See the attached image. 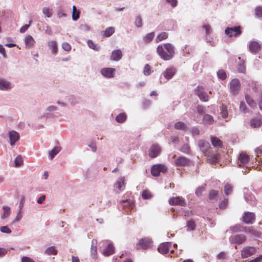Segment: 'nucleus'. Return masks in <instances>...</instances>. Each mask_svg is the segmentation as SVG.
I'll list each match as a JSON object with an SVG mask.
<instances>
[{"instance_id":"8fccbe9b","label":"nucleus","mask_w":262,"mask_h":262,"mask_svg":"<svg viewBox=\"0 0 262 262\" xmlns=\"http://www.w3.org/2000/svg\"><path fill=\"white\" fill-rule=\"evenodd\" d=\"M23 210L18 209V212L17 215L14 219L15 222H18L21 219L23 216Z\"/></svg>"},{"instance_id":"9b49d317","label":"nucleus","mask_w":262,"mask_h":262,"mask_svg":"<svg viewBox=\"0 0 262 262\" xmlns=\"http://www.w3.org/2000/svg\"><path fill=\"white\" fill-rule=\"evenodd\" d=\"M161 151V147L158 144H153L149 150V156L150 158H154L160 154Z\"/></svg>"},{"instance_id":"c03bdc74","label":"nucleus","mask_w":262,"mask_h":262,"mask_svg":"<svg viewBox=\"0 0 262 262\" xmlns=\"http://www.w3.org/2000/svg\"><path fill=\"white\" fill-rule=\"evenodd\" d=\"M190 162L189 160L185 157H180L177 159L176 164H188Z\"/></svg>"},{"instance_id":"c756f323","label":"nucleus","mask_w":262,"mask_h":262,"mask_svg":"<svg viewBox=\"0 0 262 262\" xmlns=\"http://www.w3.org/2000/svg\"><path fill=\"white\" fill-rule=\"evenodd\" d=\"M57 253V251L55 246L49 247L45 251V254L47 255H55Z\"/></svg>"},{"instance_id":"6e6d98bb","label":"nucleus","mask_w":262,"mask_h":262,"mask_svg":"<svg viewBox=\"0 0 262 262\" xmlns=\"http://www.w3.org/2000/svg\"><path fill=\"white\" fill-rule=\"evenodd\" d=\"M239 110L244 113H246L248 111V109L247 108L245 103L243 101H241L240 103Z\"/></svg>"},{"instance_id":"2f4dec72","label":"nucleus","mask_w":262,"mask_h":262,"mask_svg":"<svg viewBox=\"0 0 262 262\" xmlns=\"http://www.w3.org/2000/svg\"><path fill=\"white\" fill-rule=\"evenodd\" d=\"M168 37V34L167 32H163L159 34L156 38V42H160L163 40L166 39Z\"/></svg>"},{"instance_id":"a18cd8bd","label":"nucleus","mask_w":262,"mask_h":262,"mask_svg":"<svg viewBox=\"0 0 262 262\" xmlns=\"http://www.w3.org/2000/svg\"><path fill=\"white\" fill-rule=\"evenodd\" d=\"M88 45L90 48L95 51H98L100 49V47L91 40L88 41Z\"/></svg>"},{"instance_id":"13d9d810","label":"nucleus","mask_w":262,"mask_h":262,"mask_svg":"<svg viewBox=\"0 0 262 262\" xmlns=\"http://www.w3.org/2000/svg\"><path fill=\"white\" fill-rule=\"evenodd\" d=\"M218 191L216 190H211L209 193V199L211 200L214 199L217 195Z\"/></svg>"},{"instance_id":"a19ab883","label":"nucleus","mask_w":262,"mask_h":262,"mask_svg":"<svg viewBox=\"0 0 262 262\" xmlns=\"http://www.w3.org/2000/svg\"><path fill=\"white\" fill-rule=\"evenodd\" d=\"M122 206L126 207L127 209H130L133 207V204L130 200H123L122 201Z\"/></svg>"},{"instance_id":"f257e3e1","label":"nucleus","mask_w":262,"mask_h":262,"mask_svg":"<svg viewBox=\"0 0 262 262\" xmlns=\"http://www.w3.org/2000/svg\"><path fill=\"white\" fill-rule=\"evenodd\" d=\"M157 52L162 59L169 60L172 58L174 55V47L169 43L160 45L157 48Z\"/></svg>"},{"instance_id":"bb28decb","label":"nucleus","mask_w":262,"mask_h":262,"mask_svg":"<svg viewBox=\"0 0 262 262\" xmlns=\"http://www.w3.org/2000/svg\"><path fill=\"white\" fill-rule=\"evenodd\" d=\"M203 123L206 125H211L214 122L213 117L209 114H205L203 119Z\"/></svg>"},{"instance_id":"6e6552de","label":"nucleus","mask_w":262,"mask_h":262,"mask_svg":"<svg viewBox=\"0 0 262 262\" xmlns=\"http://www.w3.org/2000/svg\"><path fill=\"white\" fill-rule=\"evenodd\" d=\"M125 188L124 178H120L118 179L116 182L114 184V191L119 193L123 191Z\"/></svg>"},{"instance_id":"69168bd1","label":"nucleus","mask_w":262,"mask_h":262,"mask_svg":"<svg viewBox=\"0 0 262 262\" xmlns=\"http://www.w3.org/2000/svg\"><path fill=\"white\" fill-rule=\"evenodd\" d=\"M62 47L63 49L66 51H69L71 49V47L68 42H63L62 44Z\"/></svg>"},{"instance_id":"338daca9","label":"nucleus","mask_w":262,"mask_h":262,"mask_svg":"<svg viewBox=\"0 0 262 262\" xmlns=\"http://www.w3.org/2000/svg\"><path fill=\"white\" fill-rule=\"evenodd\" d=\"M15 163L16 164H22L24 162L23 158L21 155H18L15 159Z\"/></svg>"},{"instance_id":"72a5a7b5","label":"nucleus","mask_w":262,"mask_h":262,"mask_svg":"<svg viewBox=\"0 0 262 262\" xmlns=\"http://www.w3.org/2000/svg\"><path fill=\"white\" fill-rule=\"evenodd\" d=\"M155 36L154 32H150L147 34L143 38V41L145 43L147 44L151 41Z\"/></svg>"},{"instance_id":"5701e85b","label":"nucleus","mask_w":262,"mask_h":262,"mask_svg":"<svg viewBox=\"0 0 262 262\" xmlns=\"http://www.w3.org/2000/svg\"><path fill=\"white\" fill-rule=\"evenodd\" d=\"M122 53L120 50H115L113 51L111 55V59L113 60L118 61L121 59Z\"/></svg>"},{"instance_id":"b1692460","label":"nucleus","mask_w":262,"mask_h":262,"mask_svg":"<svg viewBox=\"0 0 262 262\" xmlns=\"http://www.w3.org/2000/svg\"><path fill=\"white\" fill-rule=\"evenodd\" d=\"M249 156L245 152H241L238 157V160L241 162V164H246L249 162Z\"/></svg>"},{"instance_id":"603ef678","label":"nucleus","mask_w":262,"mask_h":262,"mask_svg":"<svg viewBox=\"0 0 262 262\" xmlns=\"http://www.w3.org/2000/svg\"><path fill=\"white\" fill-rule=\"evenodd\" d=\"M135 23L136 26L138 28H140L142 26V19L140 16L136 17Z\"/></svg>"},{"instance_id":"e433bc0d","label":"nucleus","mask_w":262,"mask_h":262,"mask_svg":"<svg viewBox=\"0 0 262 262\" xmlns=\"http://www.w3.org/2000/svg\"><path fill=\"white\" fill-rule=\"evenodd\" d=\"M80 11L77 10L75 6H73L72 8V19L76 20L79 18Z\"/></svg>"},{"instance_id":"a211bd4d","label":"nucleus","mask_w":262,"mask_h":262,"mask_svg":"<svg viewBox=\"0 0 262 262\" xmlns=\"http://www.w3.org/2000/svg\"><path fill=\"white\" fill-rule=\"evenodd\" d=\"M206 156L207 157V159L209 163L215 164L220 162V155L219 154H215L211 155H209V154H208Z\"/></svg>"},{"instance_id":"4d7b16f0","label":"nucleus","mask_w":262,"mask_h":262,"mask_svg":"<svg viewBox=\"0 0 262 262\" xmlns=\"http://www.w3.org/2000/svg\"><path fill=\"white\" fill-rule=\"evenodd\" d=\"M187 226L188 228V230H193L194 229L195 225L193 221H189L187 222Z\"/></svg>"},{"instance_id":"6ab92c4d","label":"nucleus","mask_w":262,"mask_h":262,"mask_svg":"<svg viewBox=\"0 0 262 262\" xmlns=\"http://www.w3.org/2000/svg\"><path fill=\"white\" fill-rule=\"evenodd\" d=\"M139 245L143 249H147L150 247L151 241L148 238H144L139 241Z\"/></svg>"},{"instance_id":"39448f33","label":"nucleus","mask_w":262,"mask_h":262,"mask_svg":"<svg viewBox=\"0 0 262 262\" xmlns=\"http://www.w3.org/2000/svg\"><path fill=\"white\" fill-rule=\"evenodd\" d=\"M241 89V83L238 79H232L230 84V92L232 95H236Z\"/></svg>"},{"instance_id":"a878e982","label":"nucleus","mask_w":262,"mask_h":262,"mask_svg":"<svg viewBox=\"0 0 262 262\" xmlns=\"http://www.w3.org/2000/svg\"><path fill=\"white\" fill-rule=\"evenodd\" d=\"M92 245H91V255L93 258H96V256L97 254V242L96 239H93L92 241Z\"/></svg>"},{"instance_id":"20e7f679","label":"nucleus","mask_w":262,"mask_h":262,"mask_svg":"<svg viewBox=\"0 0 262 262\" xmlns=\"http://www.w3.org/2000/svg\"><path fill=\"white\" fill-rule=\"evenodd\" d=\"M194 94L198 96L202 101L207 102L209 99L208 95L205 91L204 88L202 86H198L194 90Z\"/></svg>"},{"instance_id":"c85d7f7f","label":"nucleus","mask_w":262,"mask_h":262,"mask_svg":"<svg viewBox=\"0 0 262 262\" xmlns=\"http://www.w3.org/2000/svg\"><path fill=\"white\" fill-rule=\"evenodd\" d=\"M11 89L10 84L8 81L0 80V89L2 90H8Z\"/></svg>"},{"instance_id":"cd10ccee","label":"nucleus","mask_w":262,"mask_h":262,"mask_svg":"<svg viewBox=\"0 0 262 262\" xmlns=\"http://www.w3.org/2000/svg\"><path fill=\"white\" fill-rule=\"evenodd\" d=\"M211 141L213 146L215 147H222V141L216 137H211Z\"/></svg>"},{"instance_id":"9d476101","label":"nucleus","mask_w":262,"mask_h":262,"mask_svg":"<svg viewBox=\"0 0 262 262\" xmlns=\"http://www.w3.org/2000/svg\"><path fill=\"white\" fill-rule=\"evenodd\" d=\"M169 203L170 205H180L182 206L186 205L184 199L180 196L170 198L169 199Z\"/></svg>"},{"instance_id":"3c124183","label":"nucleus","mask_w":262,"mask_h":262,"mask_svg":"<svg viewBox=\"0 0 262 262\" xmlns=\"http://www.w3.org/2000/svg\"><path fill=\"white\" fill-rule=\"evenodd\" d=\"M0 231L2 233L10 234L12 232L11 230L8 226H4L0 227Z\"/></svg>"},{"instance_id":"0eeeda50","label":"nucleus","mask_w":262,"mask_h":262,"mask_svg":"<svg viewBox=\"0 0 262 262\" xmlns=\"http://www.w3.org/2000/svg\"><path fill=\"white\" fill-rule=\"evenodd\" d=\"M198 144L200 149L205 156H207L210 153L211 147L208 142L204 140H201L199 141Z\"/></svg>"},{"instance_id":"4468645a","label":"nucleus","mask_w":262,"mask_h":262,"mask_svg":"<svg viewBox=\"0 0 262 262\" xmlns=\"http://www.w3.org/2000/svg\"><path fill=\"white\" fill-rule=\"evenodd\" d=\"M255 219V216L254 213L247 212L244 213L243 216V220L247 224H252Z\"/></svg>"},{"instance_id":"de8ad7c7","label":"nucleus","mask_w":262,"mask_h":262,"mask_svg":"<svg viewBox=\"0 0 262 262\" xmlns=\"http://www.w3.org/2000/svg\"><path fill=\"white\" fill-rule=\"evenodd\" d=\"M142 196V198L144 199H149L152 198V194L151 192L147 190L143 191Z\"/></svg>"},{"instance_id":"f704fd0d","label":"nucleus","mask_w":262,"mask_h":262,"mask_svg":"<svg viewBox=\"0 0 262 262\" xmlns=\"http://www.w3.org/2000/svg\"><path fill=\"white\" fill-rule=\"evenodd\" d=\"M61 148L60 146H55L53 149L49 151V158L52 159L60 151Z\"/></svg>"},{"instance_id":"1a4fd4ad","label":"nucleus","mask_w":262,"mask_h":262,"mask_svg":"<svg viewBox=\"0 0 262 262\" xmlns=\"http://www.w3.org/2000/svg\"><path fill=\"white\" fill-rule=\"evenodd\" d=\"M256 253V249L253 247H246L241 252L242 258H247Z\"/></svg>"},{"instance_id":"473e14b6","label":"nucleus","mask_w":262,"mask_h":262,"mask_svg":"<svg viewBox=\"0 0 262 262\" xmlns=\"http://www.w3.org/2000/svg\"><path fill=\"white\" fill-rule=\"evenodd\" d=\"M35 41L31 35L27 36L25 38V44L27 47L31 48L34 46Z\"/></svg>"},{"instance_id":"ea45409f","label":"nucleus","mask_w":262,"mask_h":262,"mask_svg":"<svg viewBox=\"0 0 262 262\" xmlns=\"http://www.w3.org/2000/svg\"><path fill=\"white\" fill-rule=\"evenodd\" d=\"M115 32L114 28L112 27H108L104 31L103 36L106 37L111 36Z\"/></svg>"},{"instance_id":"79ce46f5","label":"nucleus","mask_w":262,"mask_h":262,"mask_svg":"<svg viewBox=\"0 0 262 262\" xmlns=\"http://www.w3.org/2000/svg\"><path fill=\"white\" fill-rule=\"evenodd\" d=\"M126 119V115L124 113L119 114L116 118V120L119 123H122Z\"/></svg>"},{"instance_id":"c9c22d12","label":"nucleus","mask_w":262,"mask_h":262,"mask_svg":"<svg viewBox=\"0 0 262 262\" xmlns=\"http://www.w3.org/2000/svg\"><path fill=\"white\" fill-rule=\"evenodd\" d=\"M48 46L52 53L54 54L57 53V43L55 41H51L48 42Z\"/></svg>"},{"instance_id":"052dcab7","label":"nucleus","mask_w":262,"mask_h":262,"mask_svg":"<svg viewBox=\"0 0 262 262\" xmlns=\"http://www.w3.org/2000/svg\"><path fill=\"white\" fill-rule=\"evenodd\" d=\"M255 14L258 17H262V7H258L255 9Z\"/></svg>"},{"instance_id":"bf43d9fd","label":"nucleus","mask_w":262,"mask_h":262,"mask_svg":"<svg viewBox=\"0 0 262 262\" xmlns=\"http://www.w3.org/2000/svg\"><path fill=\"white\" fill-rule=\"evenodd\" d=\"M32 23V20H30L29 22V24L25 25L23 26L20 29V32L21 33H23L26 31V30L28 29V28L29 27L31 23Z\"/></svg>"},{"instance_id":"680f3d73","label":"nucleus","mask_w":262,"mask_h":262,"mask_svg":"<svg viewBox=\"0 0 262 262\" xmlns=\"http://www.w3.org/2000/svg\"><path fill=\"white\" fill-rule=\"evenodd\" d=\"M25 201V198L24 196H22L20 198V201L19 203L18 209L23 210L24 207Z\"/></svg>"},{"instance_id":"09e8293b","label":"nucleus","mask_w":262,"mask_h":262,"mask_svg":"<svg viewBox=\"0 0 262 262\" xmlns=\"http://www.w3.org/2000/svg\"><path fill=\"white\" fill-rule=\"evenodd\" d=\"M217 74L218 77L222 80H225L227 77L226 73L224 70H219Z\"/></svg>"},{"instance_id":"f8f14e48","label":"nucleus","mask_w":262,"mask_h":262,"mask_svg":"<svg viewBox=\"0 0 262 262\" xmlns=\"http://www.w3.org/2000/svg\"><path fill=\"white\" fill-rule=\"evenodd\" d=\"M230 240L234 244L240 245L246 240V236L244 234H236L231 236Z\"/></svg>"},{"instance_id":"f03ea898","label":"nucleus","mask_w":262,"mask_h":262,"mask_svg":"<svg viewBox=\"0 0 262 262\" xmlns=\"http://www.w3.org/2000/svg\"><path fill=\"white\" fill-rule=\"evenodd\" d=\"M100 245V249L104 256L110 255L114 252L115 248L112 243L108 241H102Z\"/></svg>"},{"instance_id":"aec40b11","label":"nucleus","mask_w":262,"mask_h":262,"mask_svg":"<svg viewBox=\"0 0 262 262\" xmlns=\"http://www.w3.org/2000/svg\"><path fill=\"white\" fill-rule=\"evenodd\" d=\"M249 50L251 52L255 53L260 49V45L256 41H251L249 46Z\"/></svg>"},{"instance_id":"7ed1b4c3","label":"nucleus","mask_w":262,"mask_h":262,"mask_svg":"<svg viewBox=\"0 0 262 262\" xmlns=\"http://www.w3.org/2000/svg\"><path fill=\"white\" fill-rule=\"evenodd\" d=\"M225 33L229 37H236L241 34L242 28L241 26L227 27L225 30Z\"/></svg>"},{"instance_id":"dca6fc26","label":"nucleus","mask_w":262,"mask_h":262,"mask_svg":"<svg viewBox=\"0 0 262 262\" xmlns=\"http://www.w3.org/2000/svg\"><path fill=\"white\" fill-rule=\"evenodd\" d=\"M171 244L170 242H166L160 244L158 248V251L162 254L167 253L171 247Z\"/></svg>"},{"instance_id":"5fc2aeb1","label":"nucleus","mask_w":262,"mask_h":262,"mask_svg":"<svg viewBox=\"0 0 262 262\" xmlns=\"http://www.w3.org/2000/svg\"><path fill=\"white\" fill-rule=\"evenodd\" d=\"M225 193L228 195L232 191V187L229 184H227L224 187Z\"/></svg>"},{"instance_id":"864d4df0","label":"nucleus","mask_w":262,"mask_h":262,"mask_svg":"<svg viewBox=\"0 0 262 262\" xmlns=\"http://www.w3.org/2000/svg\"><path fill=\"white\" fill-rule=\"evenodd\" d=\"M42 12L45 16L47 17H50L52 15L51 10L48 8H44L42 10Z\"/></svg>"},{"instance_id":"e2e57ef3","label":"nucleus","mask_w":262,"mask_h":262,"mask_svg":"<svg viewBox=\"0 0 262 262\" xmlns=\"http://www.w3.org/2000/svg\"><path fill=\"white\" fill-rule=\"evenodd\" d=\"M248 233L251 234L255 236H259V233L258 231L253 230L252 228H247Z\"/></svg>"},{"instance_id":"37998d69","label":"nucleus","mask_w":262,"mask_h":262,"mask_svg":"<svg viewBox=\"0 0 262 262\" xmlns=\"http://www.w3.org/2000/svg\"><path fill=\"white\" fill-rule=\"evenodd\" d=\"M238 59L239 60V61L238 63V71L239 72L243 73L245 71V62L244 60H241V57H238Z\"/></svg>"},{"instance_id":"0e129e2a","label":"nucleus","mask_w":262,"mask_h":262,"mask_svg":"<svg viewBox=\"0 0 262 262\" xmlns=\"http://www.w3.org/2000/svg\"><path fill=\"white\" fill-rule=\"evenodd\" d=\"M204 187L203 186H200V187H199L196 189V191H195V193L196 194V195H198V196H200L202 195L203 191L204 190Z\"/></svg>"},{"instance_id":"412c9836","label":"nucleus","mask_w":262,"mask_h":262,"mask_svg":"<svg viewBox=\"0 0 262 262\" xmlns=\"http://www.w3.org/2000/svg\"><path fill=\"white\" fill-rule=\"evenodd\" d=\"M230 230L233 232H248L247 228L240 225H236L230 228Z\"/></svg>"},{"instance_id":"2eb2a0df","label":"nucleus","mask_w":262,"mask_h":262,"mask_svg":"<svg viewBox=\"0 0 262 262\" xmlns=\"http://www.w3.org/2000/svg\"><path fill=\"white\" fill-rule=\"evenodd\" d=\"M176 71V69L172 67L167 68L166 70L163 72L162 74L165 78L167 80H169L175 75Z\"/></svg>"},{"instance_id":"774afa93","label":"nucleus","mask_w":262,"mask_h":262,"mask_svg":"<svg viewBox=\"0 0 262 262\" xmlns=\"http://www.w3.org/2000/svg\"><path fill=\"white\" fill-rule=\"evenodd\" d=\"M21 262H35V261L31 258L30 257L27 256H23L21 259Z\"/></svg>"},{"instance_id":"4c0bfd02","label":"nucleus","mask_w":262,"mask_h":262,"mask_svg":"<svg viewBox=\"0 0 262 262\" xmlns=\"http://www.w3.org/2000/svg\"><path fill=\"white\" fill-rule=\"evenodd\" d=\"M245 99L248 104L252 108L256 107V104L253 99L248 95H246Z\"/></svg>"},{"instance_id":"f3484780","label":"nucleus","mask_w":262,"mask_h":262,"mask_svg":"<svg viewBox=\"0 0 262 262\" xmlns=\"http://www.w3.org/2000/svg\"><path fill=\"white\" fill-rule=\"evenodd\" d=\"M9 137L10 139V143L11 145H14L16 141L19 139V135L17 132L12 130L9 133Z\"/></svg>"},{"instance_id":"49530a36","label":"nucleus","mask_w":262,"mask_h":262,"mask_svg":"<svg viewBox=\"0 0 262 262\" xmlns=\"http://www.w3.org/2000/svg\"><path fill=\"white\" fill-rule=\"evenodd\" d=\"M151 67L148 64H146L144 68L143 73L146 76H148L151 74Z\"/></svg>"},{"instance_id":"7c9ffc66","label":"nucleus","mask_w":262,"mask_h":262,"mask_svg":"<svg viewBox=\"0 0 262 262\" xmlns=\"http://www.w3.org/2000/svg\"><path fill=\"white\" fill-rule=\"evenodd\" d=\"M174 128L177 129H180L183 131H186L187 129V126L183 122H177L174 124Z\"/></svg>"},{"instance_id":"58836bf2","label":"nucleus","mask_w":262,"mask_h":262,"mask_svg":"<svg viewBox=\"0 0 262 262\" xmlns=\"http://www.w3.org/2000/svg\"><path fill=\"white\" fill-rule=\"evenodd\" d=\"M221 114L222 116L224 118H227L228 116V113L227 111V108L226 105L222 104L220 106Z\"/></svg>"},{"instance_id":"393cba45","label":"nucleus","mask_w":262,"mask_h":262,"mask_svg":"<svg viewBox=\"0 0 262 262\" xmlns=\"http://www.w3.org/2000/svg\"><path fill=\"white\" fill-rule=\"evenodd\" d=\"M2 209L4 212L1 216V219L4 220L8 217L11 212L10 208L7 206H3Z\"/></svg>"},{"instance_id":"ddd939ff","label":"nucleus","mask_w":262,"mask_h":262,"mask_svg":"<svg viewBox=\"0 0 262 262\" xmlns=\"http://www.w3.org/2000/svg\"><path fill=\"white\" fill-rule=\"evenodd\" d=\"M116 70L111 68H105L101 70V74L107 78H113L115 76Z\"/></svg>"},{"instance_id":"423d86ee","label":"nucleus","mask_w":262,"mask_h":262,"mask_svg":"<svg viewBox=\"0 0 262 262\" xmlns=\"http://www.w3.org/2000/svg\"><path fill=\"white\" fill-rule=\"evenodd\" d=\"M167 169L165 165H153L151 168V173L153 176L157 177L161 172H165Z\"/></svg>"},{"instance_id":"4be33fe9","label":"nucleus","mask_w":262,"mask_h":262,"mask_svg":"<svg viewBox=\"0 0 262 262\" xmlns=\"http://www.w3.org/2000/svg\"><path fill=\"white\" fill-rule=\"evenodd\" d=\"M251 126L252 127H260L262 124V117H259L257 118H253L251 120Z\"/></svg>"}]
</instances>
